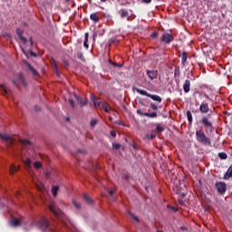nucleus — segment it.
Returning a JSON list of instances; mask_svg holds the SVG:
<instances>
[{"label": "nucleus", "instance_id": "393cba45", "mask_svg": "<svg viewBox=\"0 0 232 232\" xmlns=\"http://www.w3.org/2000/svg\"><path fill=\"white\" fill-rule=\"evenodd\" d=\"M109 63L114 66V68H122L124 66V63H117L111 60L109 61Z\"/></svg>", "mask_w": 232, "mask_h": 232}, {"label": "nucleus", "instance_id": "4c0bfd02", "mask_svg": "<svg viewBox=\"0 0 232 232\" xmlns=\"http://www.w3.org/2000/svg\"><path fill=\"white\" fill-rule=\"evenodd\" d=\"M53 68L54 71L59 69V66L57 65V62L55 61V59H53Z\"/></svg>", "mask_w": 232, "mask_h": 232}, {"label": "nucleus", "instance_id": "6e6d98bb", "mask_svg": "<svg viewBox=\"0 0 232 232\" xmlns=\"http://www.w3.org/2000/svg\"><path fill=\"white\" fill-rule=\"evenodd\" d=\"M142 2L149 5V3H151V0H142Z\"/></svg>", "mask_w": 232, "mask_h": 232}, {"label": "nucleus", "instance_id": "e433bc0d", "mask_svg": "<svg viewBox=\"0 0 232 232\" xmlns=\"http://www.w3.org/2000/svg\"><path fill=\"white\" fill-rule=\"evenodd\" d=\"M150 108H151V110H154V111H157V110H159V106H157V104L155 103H150Z\"/></svg>", "mask_w": 232, "mask_h": 232}, {"label": "nucleus", "instance_id": "c756f323", "mask_svg": "<svg viewBox=\"0 0 232 232\" xmlns=\"http://www.w3.org/2000/svg\"><path fill=\"white\" fill-rule=\"evenodd\" d=\"M72 204L76 208V209H81V203L80 202H77L75 199H73Z\"/></svg>", "mask_w": 232, "mask_h": 232}, {"label": "nucleus", "instance_id": "603ef678", "mask_svg": "<svg viewBox=\"0 0 232 232\" xmlns=\"http://www.w3.org/2000/svg\"><path fill=\"white\" fill-rule=\"evenodd\" d=\"M21 50H22L23 53H24V55L28 56V53H26V51L24 50V48L21 47Z\"/></svg>", "mask_w": 232, "mask_h": 232}, {"label": "nucleus", "instance_id": "ddd939ff", "mask_svg": "<svg viewBox=\"0 0 232 232\" xmlns=\"http://www.w3.org/2000/svg\"><path fill=\"white\" fill-rule=\"evenodd\" d=\"M24 64L28 68L29 72H31L32 74L34 75V77H39V72L34 69V67L32 66V64H30V63L24 61Z\"/></svg>", "mask_w": 232, "mask_h": 232}, {"label": "nucleus", "instance_id": "c85d7f7f", "mask_svg": "<svg viewBox=\"0 0 232 232\" xmlns=\"http://www.w3.org/2000/svg\"><path fill=\"white\" fill-rule=\"evenodd\" d=\"M218 157L219 159H221L222 160H226V159H227V154L226 152H219L218 153Z\"/></svg>", "mask_w": 232, "mask_h": 232}, {"label": "nucleus", "instance_id": "2eb2a0df", "mask_svg": "<svg viewBox=\"0 0 232 232\" xmlns=\"http://www.w3.org/2000/svg\"><path fill=\"white\" fill-rule=\"evenodd\" d=\"M24 34V31L21 30L20 28L16 29V34L18 35L20 41L24 43V44H26V37L23 36Z\"/></svg>", "mask_w": 232, "mask_h": 232}, {"label": "nucleus", "instance_id": "1a4fd4ad", "mask_svg": "<svg viewBox=\"0 0 232 232\" xmlns=\"http://www.w3.org/2000/svg\"><path fill=\"white\" fill-rule=\"evenodd\" d=\"M48 226H50V221L46 219V218H42L40 221H38V227L41 229H48Z\"/></svg>", "mask_w": 232, "mask_h": 232}, {"label": "nucleus", "instance_id": "f8f14e48", "mask_svg": "<svg viewBox=\"0 0 232 232\" xmlns=\"http://www.w3.org/2000/svg\"><path fill=\"white\" fill-rule=\"evenodd\" d=\"M49 209L51 213H53V215H61V210L59 208V207L57 205H55L54 203H51L49 205Z\"/></svg>", "mask_w": 232, "mask_h": 232}, {"label": "nucleus", "instance_id": "58836bf2", "mask_svg": "<svg viewBox=\"0 0 232 232\" xmlns=\"http://www.w3.org/2000/svg\"><path fill=\"white\" fill-rule=\"evenodd\" d=\"M21 142L24 146H30L31 144L30 140H22Z\"/></svg>", "mask_w": 232, "mask_h": 232}, {"label": "nucleus", "instance_id": "49530a36", "mask_svg": "<svg viewBox=\"0 0 232 232\" xmlns=\"http://www.w3.org/2000/svg\"><path fill=\"white\" fill-rule=\"evenodd\" d=\"M168 208H169L170 209H172V211H174L175 213H177V211H179V208H177V207H173V206H168Z\"/></svg>", "mask_w": 232, "mask_h": 232}, {"label": "nucleus", "instance_id": "864d4df0", "mask_svg": "<svg viewBox=\"0 0 232 232\" xmlns=\"http://www.w3.org/2000/svg\"><path fill=\"white\" fill-rule=\"evenodd\" d=\"M180 229H181V231H188V227H184V226L181 227Z\"/></svg>", "mask_w": 232, "mask_h": 232}, {"label": "nucleus", "instance_id": "c03bdc74", "mask_svg": "<svg viewBox=\"0 0 232 232\" xmlns=\"http://www.w3.org/2000/svg\"><path fill=\"white\" fill-rule=\"evenodd\" d=\"M112 148H114V150H121V144H119V143H113V144H112Z\"/></svg>", "mask_w": 232, "mask_h": 232}, {"label": "nucleus", "instance_id": "4d7b16f0", "mask_svg": "<svg viewBox=\"0 0 232 232\" xmlns=\"http://www.w3.org/2000/svg\"><path fill=\"white\" fill-rule=\"evenodd\" d=\"M114 193H115V190H110L109 191V195H111V196L114 195Z\"/></svg>", "mask_w": 232, "mask_h": 232}, {"label": "nucleus", "instance_id": "338daca9", "mask_svg": "<svg viewBox=\"0 0 232 232\" xmlns=\"http://www.w3.org/2000/svg\"><path fill=\"white\" fill-rule=\"evenodd\" d=\"M102 1V3H106V0H101Z\"/></svg>", "mask_w": 232, "mask_h": 232}, {"label": "nucleus", "instance_id": "423d86ee", "mask_svg": "<svg viewBox=\"0 0 232 232\" xmlns=\"http://www.w3.org/2000/svg\"><path fill=\"white\" fill-rule=\"evenodd\" d=\"M175 39L171 34L164 33L161 36L162 43H165L166 44H170L171 42Z\"/></svg>", "mask_w": 232, "mask_h": 232}, {"label": "nucleus", "instance_id": "79ce46f5", "mask_svg": "<svg viewBox=\"0 0 232 232\" xmlns=\"http://www.w3.org/2000/svg\"><path fill=\"white\" fill-rule=\"evenodd\" d=\"M62 63L65 68L70 66V63H68V61H66V59H62Z\"/></svg>", "mask_w": 232, "mask_h": 232}, {"label": "nucleus", "instance_id": "7c9ffc66", "mask_svg": "<svg viewBox=\"0 0 232 232\" xmlns=\"http://www.w3.org/2000/svg\"><path fill=\"white\" fill-rule=\"evenodd\" d=\"M129 215H130L131 218H132L136 222H140V220L139 219V217H137V215H135L134 213L129 212Z\"/></svg>", "mask_w": 232, "mask_h": 232}, {"label": "nucleus", "instance_id": "8fccbe9b", "mask_svg": "<svg viewBox=\"0 0 232 232\" xmlns=\"http://www.w3.org/2000/svg\"><path fill=\"white\" fill-rule=\"evenodd\" d=\"M111 137L115 138L117 137V132H115V130H111Z\"/></svg>", "mask_w": 232, "mask_h": 232}, {"label": "nucleus", "instance_id": "09e8293b", "mask_svg": "<svg viewBox=\"0 0 232 232\" xmlns=\"http://www.w3.org/2000/svg\"><path fill=\"white\" fill-rule=\"evenodd\" d=\"M29 53L32 57H37V53H34L32 50L29 52Z\"/></svg>", "mask_w": 232, "mask_h": 232}, {"label": "nucleus", "instance_id": "e2e57ef3", "mask_svg": "<svg viewBox=\"0 0 232 232\" xmlns=\"http://www.w3.org/2000/svg\"><path fill=\"white\" fill-rule=\"evenodd\" d=\"M206 99H211L208 95L205 94Z\"/></svg>", "mask_w": 232, "mask_h": 232}, {"label": "nucleus", "instance_id": "9d476101", "mask_svg": "<svg viewBox=\"0 0 232 232\" xmlns=\"http://www.w3.org/2000/svg\"><path fill=\"white\" fill-rule=\"evenodd\" d=\"M199 111L202 115L209 113V104L208 102H202L199 106Z\"/></svg>", "mask_w": 232, "mask_h": 232}, {"label": "nucleus", "instance_id": "052dcab7", "mask_svg": "<svg viewBox=\"0 0 232 232\" xmlns=\"http://www.w3.org/2000/svg\"><path fill=\"white\" fill-rule=\"evenodd\" d=\"M84 198L86 200V202L88 201V196L86 194H84Z\"/></svg>", "mask_w": 232, "mask_h": 232}, {"label": "nucleus", "instance_id": "680f3d73", "mask_svg": "<svg viewBox=\"0 0 232 232\" xmlns=\"http://www.w3.org/2000/svg\"><path fill=\"white\" fill-rule=\"evenodd\" d=\"M134 150H137V144L133 145Z\"/></svg>", "mask_w": 232, "mask_h": 232}, {"label": "nucleus", "instance_id": "9b49d317", "mask_svg": "<svg viewBox=\"0 0 232 232\" xmlns=\"http://www.w3.org/2000/svg\"><path fill=\"white\" fill-rule=\"evenodd\" d=\"M147 75L150 79V81H155L159 77L158 70H147Z\"/></svg>", "mask_w": 232, "mask_h": 232}, {"label": "nucleus", "instance_id": "6e6552de", "mask_svg": "<svg viewBox=\"0 0 232 232\" xmlns=\"http://www.w3.org/2000/svg\"><path fill=\"white\" fill-rule=\"evenodd\" d=\"M0 139L4 140V142H7L8 146H14V139H12L10 135L0 133Z\"/></svg>", "mask_w": 232, "mask_h": 232}, {"label": "nucleus", "instance_id": "5fc2aeb1", "mask_svg": "<svg viewBox=\"0 0 232 232\" xmlns=\"http://www.w3.org/2000/svg\"><path fill=\"white\" fill-rule=\"evenodd\" d=\"M88 204H93V199H92V198H88Z\"/></svg>", "mask_w": 232, "mask_h": 232}, {"label": "nucleus", "instance_id": "f704fd0d", "mask_svg": "<svg viewBox=\"0 0 232 232\" xmlns=\"http://www.w3.org/2000/svg\"><path fill=\"white\" fill-rule=\"evenodd\" d=\"M24 164H25V166H26L27 168H30V166H32V160L26 159V160H24Z\"/></svg>", "mask_w": 232, "mask_h": 232}, {"label": "nucleus", "instance_id": "7ed1b4c3", "mask_svg": "<svg viewBox=\"0 0 232 232\" xmlns=\"http://www.w3.org/2000/svg\"><path fill=\"white\" fill-rule=\"evenodd\" d=\"M209 117H211V114L202 116L201 120L199 121V124H202L205 130H210V131H213V122Z\"/></svg>", "mask_w": 232, "mask_h": 232}, {"label": "nucleus", "instance_id": "6ab92c4d", "mask_svg": "<svg viewBox=\"0 0 232 232\" xmlns=\"http://www.w3.org/2000/svg\"><path fill=\"white\" fill-rule=\"evenodd\" d=\"M90 19L92 20V21H94V23H99V21H100V17H99V15L97 14V13H92V14H91V15H90Z\"/></svg>", "mask_w": 232, "mask_h": 232}, {"label": "nucleus", "instance_id": "5701e85b", "mask_svg": "<svg viewBox=\"0 0 232 232\" xmlns=\"http://www.w3.org/2000/svg\"><path fill=\"white\" fill-rule=\"evenodd\" d=\"M120 14H121V19H124V17H128V15H130V13L128 12V10H125V9H121L120 11Z\"/></svg>", "mask_w": 232, "mask_h": 232}, {"label": "nucleus", "instance_id": "b1692460", "mask_svg": "<svg viewBox=\"0 0 232 232\" xmlns=\"http://www.w3.org/2000/svg\"><path fill=\"white\" fill-rule=\"evenodd\" d=\"M187 118L189 122V124L193 123V114L191 113V111H187Z\"/></svg>", "mask_w": 232, "mask_h": 232}, {"label": "nucleus", "instance_id": "0eeeda50", "mask_svg": "<svg viewBox=\"0 0 232 232\" xmlns=\"http://www.w3.org/2000/svg\"><path fill=\"white\" fill-rule=\"evenodd\" d=\"M15 79H13V84H14V86H17V81H19L24 86H26V81H24V77L21 72L16 73Z\"/></svg>", "mask_w": 232, "mask_h": 232}, {"label": "nucleus", "instance_id": "de8ad7c7", "mask_svg": "<svg viewBox=\"0 0 232 232\" xmlns=\"http://www.w3.org/2000/svg\"><path fill=\"white\" fill-rule=\"evenodd\" d=\"M122 179H123V180H129L130 179V176L128 174H124L122 176Z\"/></svg>", "mask_w": 232, "mask_h": 232}, {"label": "nucleus", "instance_id": "a18cd8bd", "mask_svg": "<svg viewBox=\"0 0 232 232\" xmlns=\"http://www.w3.org/2000/svg\"><path fill=\"white\" fill-rule=\"evenodd\" d=\"M157 37H159V32H154V33L151 34V38H152V39H157Z\"/></svg>", "mask_w": 232, "mask_h": 232}, {"label": "nucleus", "instance_id": "c9c22d12", "mask_svg": "<svg viewBox=\"0 0 232 232\" xmlns=\"http://www.w3.org/2000/svg\"><path fill=\"white\" fill-rule=\"evenodd\" d=\"M155 137H157V132H155V131H152L150 136H147V138L150 139L151 140H153V139H155Z\"/></svg>", "mask_w": 232, "mask_h": 232}, {"label": "nucleus", "instance_id": "39448f33", "mask_svg": "<svg viewBox=\"0 0 232 232\" xmlns=\"http://www.w3.org/2000/svg\"><path fill=\"white\" fill-rule=\"evenodd\" d=\"M216 188L219 195H224V193H226V191L227 190V185H226V183L222 181L217 182Z\"/></svg>", "mask_w": 232, "mask_h": 232}, {"label": "nucleus", "instance_id": "a878e982", "mask_svg": "<svg viewBox=\"0 0 232 232\" xmlns=\"http://www.w3.org/2000/svg\"><path fill=\"white\" fill-rule=\"evenodd\" d=\"M97 124H99V120H97V119H92V120L91 121L90 126H91V128H94V127L97 126Z\"/></svg>", "mask_w": 232, "mask_h": 232}, {"label": "nucleus", "instance_id": "0e129e2a", "mask_svg": "<svg viewBox=\"0 0 232 232\" xmlns=\"http://www.w3.org/2000/svg\"><path fill=\"white\" fill-rule=\"evenodd\" d=\"M34 108H35V110H36V111H39V108H37V106H34Z\"/></svg>", "mask_w": 232, "mask_h": 232}, {"label": "nucleus", "instance_id": "37998d69", "mask_svg": "<svg viewBox=\"0 0 232 232\" xmlns=\"http://www.w3.org/2000/svg\"><path fill=\"white\" fill-rule=\"evenodd\" d=\"M77 57H78V59H80L81 61H84V55H82V53H77Z\"/></svg>", "mask_w": 232, "mask_h": 232}, {"label": "nucleus", "instance_id": "a19ab883", "mask_svg": "<svg viewBox=\"0 0 232 232\" xmlns=\"http://www.w3.org/2000/svg\"><path fill=\"white\" fill-rule=\"evenodd\" d=\"M68 102L71 107L75 108V102H73V100L72 98L68 100Z\"/></svg>", "mask_w": 232, "mask_h": 232}, {"label": "nucleus", "instance_id": "20e7f679", "mask_svg": "<svg viewBox=\"0 0 232 232\" xmlns=\"http://www.w3.org/2000/svg\"><path fill=\"white\" fill-rule=\"evenodd\" d=\"M137 93H140V95H145L146 97H150V99H152V101H156V102H162V98L157 94H150L148 92L135 88Z\"/></svg>", "mask_w": 232, "mask_h": 232}, {"label": "nucleus", "instance_id": "774afa93", "mask_svg": "<svg viewBox=\"0 0 232 232\" xmlns=\"http://www.w3.org/2000/svg\"><path fill=\"white\" fill-rule=\"evenodd\" d=\"M70 0H65L66 3H69Z\"/></svg>", "mask_w": 232, "mask_h": 232}, {"label": "nucleus", "instance_id": "3c124183", "mask_svg": "<svg viewBox=\"0 0 232 232\" xmlns=\"http://www.w3.org/2000/svg\"><path fill=\"white\" fill-rule=\"evenodd\" d=\"M4 36L6 38V39H10L12 36L10 35V34H8V33H5V34H4Z\"/></svg>", "mask_w": 232, "mask_h": 232}, {"label": "nucleus", "instance_id": "a211bd4d", "mask_svg": "<svg viewBox=\"0 0 232 232\" xmlns=\"http://www.w3.org/2000/svg\"><path fill=\"white\" fill-rule=\"evenodd\" d=\"M16 171H19V166L15 167V164H11L10 166V175H14Z\"/></svg>", "mask_w": 232, "mask_h": 232}, {"label": "nucleus", "instance_id": "72a5a7b5", "mask_svg": "<svg viewBox=\"0 0 232 232\" xmlns=\"http://www.w3.org/2000/svg\"><path fill=\"white\" fill-rule=\"evenodd\" d=\"M156 130L159 131V133H162V131H164V127L160 126V124H158Z\"/></svg>", "mask_w": 232, "mask_h": 232}, {"label": "nucleus", "instance_id": "dca6fc26", "mask_svg": "<svg viewBox=\"0 0 232 232\" xmlns=\"http://www.w3.org/2000/svg\"><path fill=\"white\" fill-rule=\"evenodd\" d=\"M183 90L185 93H189V90H191V81L186 80L183 83Z\"/></svg>", "mask_w": 232, "mask_h": 232}, {"label": "nucleus", "instance_id": "2f4dec72", "mask_svg": "<svg viewBox=\"0 0 232 232\" xmlns=\"http://www.w3.org/2000/svg\"><path fill=\"white\" fill-rule=\"evenodd\" d=\"M83 46L84 48H88V33H85Z\"/></svg>", "mask_w": 232, "mask_h": 232}, {"label": "nucleus", "instance_id": "bf43d9fd", "mask_svg": "<svg viewBox=\"0 0 232 232\" xmlns=\"http://www.w3.org/2000/svg\"><path fill=\"white\" fill-rule=\"evenodd\" d=\"M54 72H55V74L57 75V77H59V69H56Z\"/></svg>", "mask_w": 232, "mask_h": 232}, {"label": "nucleus", "instance_id": "4468645a", "mask_svg": "<svg viewBox=\"0 0 232 232\" xmlns=\"http://www.w3.org/2000/svg\"><path fill=\"white\" fill-rule=\"evenodd\" d=\"M72 97L79 102V104H81V106H86V99L79 97V95L75 92L72 93Z\"/></svg>", "mask_w": 232, "mask_h": 232}, {"label": "nucleus", "instance_id": "13d9d810", "mask_svg": "<svg viewBox=\"0 0 232 232\" xmlns=\"http://www.w3.org/2000/svg\"><path fill=\"white\" fill-rule=\"evenodd\" d=\"M29 41H30L31 46H34V40L32 39V37L29 39Z\"/></svg>", "mask_w": 232, "mask_h": 232}, {"label": "nucleus", "instance_id": "f3484780", "mask_svg": "<svg viewBox=\"0 0 232 232\" xmlns=\"http://www.w3.org/2000/svg\"><path fill=\"white\" fill-rule=\"evenodd\" d=\"M186 63H188V52L184 51L181 54L182 66H186Z\"/></svg>", "mask_w": 232, "mask_h": 232}, {"label": "nucleus", "instance_id": "cd10ccee", "mask_svg": "<svg viewBox=\"0 0 232 232\" xmlns=\"http://www.w3.org/2000/svg\"><path fill=\"white\" fill-rule=\"evenodd\" d=\"M174 76L180 77V67L177 66L174 70Z\"/></svg>", "mask_w": 232, "mask_h": 232}, {"label": "nucleus", "instance_id": "bb28decb", "mask_svg": "<svg viewBox=\"0 0 232 232\" xmlns=\"http://www.w3.org/2000/svg\"><path fill=\"white\" fill-rule=\"evenodd\" d=\"M57 191H59V187L58 186H53L52 188V193H53V197H57Z\"/></svg>", "mask_w": 232, "mask_h": 232}, {"label": "nucleus", "instance_id": "f03ea898", "mask_svg": "<svg viewBox=\"0 0 232 232\" xmlns=\"http://www.w3.org/2000/svg\"><path fill=\"white\" fill-rule=\"evenodd\" d=\"M196 140L202 146H211V139L202 130H196Z\"/></svg>", "mask_w": 232, "mask_h": 232}, {"label": "nucleus", "instance_id": "aec40b11", "mask_svg": "<svg viewBox=\"0 0 232 232\" xmlns=\"http://www.w3.org/2000/svg\"><path fill=\"white\" fill-rule=\"evenodd\" d=\"M0 90L4 95H6L8 92H10V89H8V87H6L5 84L0 85Z\"/></svg>", "mask_w": 232, "mask_h": 232}, {"label": "nucleus", "instance_id": "ea45409f", "mask_svg": "<svg viewBox=\"0 0 232 232\" xmlns=\"http://www.w3.org/2000/svg\"><path fill=\"white\" fill-rule=\"evenodd\" d=\"M137 113H138V115H141L142 117H146V114L148 112H144V111H142V110L139 109V110H137Z\"/></svg>", "mask_w": 232, "mask_h": 232}, {"label": "nucleus", "instance_id": "4be33fe9", "mask_svg": "<svg viewBox=\"0 0 232 232\" xmlns=\"http://www.w3.org/2000/svg\"><path fill=\"white\" fill-rule=\"evenodd\" d=\"M20 224H21V220L17 218H13L11 221V225L14 226V227H16Z\"/></svg>", "mask_w": 232, "mask_h": 232}, {"label": "nucleus", "instance_id": "f257e3e1", "mask_svg": "<svg viewBox=\"0 0 232 232\" xmlns=\"http://www.w3.org/2000/svg\"><path fill=\"white\" fill-rule=\"evenodd\" d=\"M90 99L94 106V108H100V110H103L106 113H110L111 111V108H110V104L107 102L101 101L100 98L95 97L93 94L90 95Z\"/></svg>", "mask_w": 232, "mask_h": 232}, {"label": "nucleus", "instance_id": "69168bd1", "mask_svg": "<svg viewBox=\"0 0 232 232\" xmlns=\"http://www.w3.org/2000/svg\"><path fill=\"white\" fill-rule=\"evenodd\" d=\"M46 177H50V172H46Z\"/></svg>", "mask_w": 232, "mask_h": 232}, {"label": "nucleus", "instance_id": "412c9836", "mask_svg": "<svg viewBox=\"0 0 232 232\" xmlns=\"http://www.w3.org/2000/svg\"><path fill=\"white\" fill-rule=\"evenodd\" d=\"M145 117H149L150 119H157V117H159V114L157 113V111H153L151 113L147 112V114H145Z\"/></svg>", "mask_w": 232, "mask_h": 232}, {"label": "nucleus", "instance_id": "473e14b6", "mask_svg": "<svg viewBox=\"0 0 232 232\" xmlns=\"http://www.w3.org/2000/svg\"><path fill=\"white\" fill-rule=\"evenodd\" d=\"M34 167L36 169H39V168H43V164L39 161H35L34 163Z\"/></svg>", "mask_w": 232, "mask_h": 232}]
</instances>
